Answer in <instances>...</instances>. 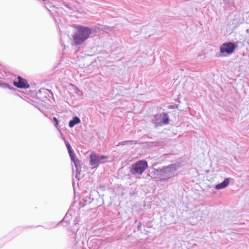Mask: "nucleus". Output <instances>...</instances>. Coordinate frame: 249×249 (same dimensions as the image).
<instances>
[{
  "mask_svg": "<svg viewBox=\"0 0 249 249\" xmlns=\"http://www.w3.org/2000/svg\"><path fill=\"white\" fill-rule=\"evenodd\" d=\"M64 141H65L66 146L68 149V150L69 151L70 150H71L72 148H71L69 142L66 140H65Z\"/></svg>",
  "mask_w": 249,
  "mask_h": 249,
  "instance_id": "obj_18",
  "label": "nucleus"
},
{
  "mask_svg": "<svg viewBox=\"0 0 249 249\" xmlns=\"http://www.w3.org/2000/svg\"><path fill=\"white\" fill-rule=\"evenodd\" d=\"M89 159L90 164L95 168L98 167L100 163H104L105 160L107 159V157L92 153L89 156Z\"/></svg>",
  "mask_w": 249,
  "mask_h": 249,
  "instance_id": "obj_4",
  "label": "nucleus"
},
{
  "mask_svg": "<svg viewBox=\"0 0 249 249\" xmlns=\"http://www.w3.org/2000/svg\"><path fill=\"white\" fill-rule=\"evenodd\" d=\"M137 219H135V221H134V223H136V222H137Z\"/></svg>",
  "mask_w": 249,
  "mask_h": 249,
  "instance_id": "obj_25",
  "label": "nucleus"
},
{
  "mask_svg": "<svg viewBox=\"0 0 249 249\" xmlns=\"http://www.w3.org/2000/svg\"><path fill=\"white\" fill-rule=\"evenodd\" d=\"M0 87L4 88H8L10 89V86L8 84L2 82L0 81Z\"/></svg>",
  "mask_w": 249,
  "mask_h": 249,
  "instance_id": "obj_17",
  "label": "nucleus"
},
{
  "mask_svg": "<svg viewBox=\"0 0 249 249\" xmlns=\"http://www.w3.org/2000/svg\"><path fill=\"white\" fill-rule=\"evenodd\" d=\"M71 160L74 164L76 171L75 177L76 178L78 175H80L81 172V167L80 165V161L76 157L74 158L73 160Z\"/></svg>",
  "mask_w": 249,
  "mask_h": 249,
  "instance_id": "obj_8",
  "label": "nucleus"
},
{
  "mask_svg": "<svg viewBox=\"0 0 249 249\" xmlns=\"http://www.w3.org/2000/svg\"><path fill=\"white\" fill-rule=\"evenodd\" d=\"M178 168V166L176 164H171L162 167L160 173V180H167L172 178Z\"/></svg>",
  "mask_w": 249,
  "mask_h": 249,
  "instance_id": "obj_2",
  "label": "nucleus"
},
{
  "mask_svg": "<svg viewBox=\"0 0 249 249\" xmlns=\"http://www.w3.org/2000/svg\"><path fill=\"white\" fill-rule=\"evenodd\" d=\"M230 180L229 178H226L224 180L220 183L215 185V188L217 190L223 189L229 184Z\"/></svg>",
  "mask_w": 249,
  "mask_h": 249,
  "instance_id": "obj_10",
  "label": "nucleus"
},
{
  "mask_svg": "<svg viewBox=\"0 0 249 249\" xmlns=\"http://www.w3.org/2000/svg\"><path fill=\"white\" fill-rule=\"evenodd\" d=\"M48 92H50L51 94H53L52 92L50 90L46 89H41L39 90L38 92V94H41L42 93H44L45 94H47Z\"/></svg>",
  "mask_w": 249,
  "mask_h": 249,
  "instance_id": "obj_15",
  "label": "nucleus"
},
{
  "mask_svg": "<svg viewBox=\"0 0 249 249\" xmlns=\"http://www.w3.org/2000/svg\"><path fill=\"white\" fill-rule=\"evenodd\" d=\"M221 4L223 5L225 11L232 10L234 7L233 0H224V2Z\"/></svg>",
  "mask_w": 249,
  "mask_h": 249,
  "instance_id": "obj_7",
  "label": "nucleus"
},
{
  "mask_svg": "<svg viewBox=\"0 0 249 249\" xmlns=\"http://www.w3.org/2000/svg\"><path fill=\"white\" fill-rule=\"evenodd\" d=\"M68 152H69V154L70 156L71 160H73L74 159V158H76V156H75L72 149L71 150H69Z\"/></svg>",
  "mask_w": 249,
  "mask_h": 249,
  "instance_id": "obj_16",
  "label": "nucleus"
},
{
  "mask_svg": "<svg viewBox=\"0 0 249 249\" xmlns=\"http://www.w3.org/2000/svg\"><path fill=\"white\" fill-rule=\"evenodd\" d=\"M18 81H14L13 84L16 87L19 89H27L30 87L27 81L21 76L18 77Z\"/></svg>",
  "mask_w": 249,
  "mask_h": 249,
  "instance_id": "obj_6",
  "label": "nucleus"
},
{
  "mask_svg": "<svg viewBox=\"0 0 249 249\" xmlns=\"http://www.w3.org/2000/svg\"><path fill=\"white\" fill-rule=\"evenodd\" d=\"M147 168V162L145 160H141L132 164L129 167V170L133 175H142Z\"/></svg>",
  "mask_w": 249,
  "mask_h": 249,
  "instance_id": "obj_3",
  "label": "nucleus"
},
{
  "mask_svg": "<svg viewBox=\"0 0 249 249\" xmlns=\"http://www.w3.org/2000/svg\"><path fill=\"white\" fill-rule=\"evenodd\" d=\"M162 114L155 115L154 118L152 120V123L156 126L162 125L161 124Z\"/></svg>",
  "mask_w": 249,
  "mask_h": 249,
  "instance_id": "obj_9",
  "label": "nucleus"
},
{
  "mask_svg": "<svg viewBox=\"0 0 249 249\" xmlns=\"http://www.w3.org/2000/svg\"><path fill=\"white\" fill-rule=\"evenodd\" d=\"M92 33V29L89 27L79 26L77 32L72 36L75 45L82 44L85 41Z\"/></svg>",
  "mask_w": 249,
  "mask_h": 249,
  "instance_id": "obj_1",
  "label": "nucleus"
},
{
  "mask_svg": "<svg viewBox=\"0 0 249 249\" xmlns=\"http://www.w3.org/2000/svg\"><path fill=\"white\" fill-rule=\"evenodd\" d=\"M150 143H151L153 145L155 146L160 145V144H159L160 142H150Z\"/></svg>",
  "mask_w": 249,
  "mask_h": 249,
  "instance_id": "obj_20",
  "label": "nucleus"
},
{
  "mask_svg": "<svg viewBox=\"0 0 249 249\" xmlns=\"http://www.w3.org/2000/svg\"><path fill=\"white\" fill-rule=\"evenodd\" d=\"M64 6L67 7V8H68L69 9L71 10H73L74 9L73 7H72L71 6H70L68 4H64Z\"/></svg>",
  "mask_w": 249,
  "mask_h": 249,
  "instance_id": "obj_21",
  "label": "nucleus"
},
{
  "mask_svg": "<svg viewBox=\"0 0 249 249\" xmlns=\"http://www.w3.org/2000/svg\"><path fill=\"white\" fill-rule=\"evenodd\" d=\"M246 32H247V33H249V29H247L246 30Z\"/></svg>",
  "mask_w": 249,
  "mask_h": 249,
  "instance_id": "obj_24",
  "label": "nucleus"
},
{
  "mask_svg": "<svg viewBox=\"0 0 249 249\" xmlns=\"http://www.w3.org/2000/svg\"><path fill=\"white\" fill-rule=\"evenodd\" d=\"M141 227H142V223L139 222V224H138V227H137L138 231H141Z\"/></svg>",
  "mask_w": 249,
  "mask_h": 249,
  "instance_id": "obj_22",
  "label": "nucleus"
},
{
  "mask_svg": "<svg viewBox=\"0 0 249 249\" xmlns=\"http://www.w3.org/2000/svg\"><path fill=\"white\" fill-rule=\"evenodd\" d=\"M200 212V210H198V211H196L195 212V213H197V212H198H198Z\"/></svg>",
  "mask_w": 249,
  "mask_h": 249,
  "instance_id": "obj_26",
  "label": "nucleus"
},
{
  "mask_svg": "<svg viewBox=\"0 0 249 249\" xmlns=\"http://www.w3.org/2000/svg\"><path fill=\"white\" fill-rule=\"evenodd\" d=\"M161 124H169V118L168 115L167 113L164 112L162 114V117H161Z\"/></svg>",
  "mask_w": 249,
  "mask_h": 249,
  "instance_id": "obj_12",
  "label": "nucleus"
},
{
  "mask_svg": "<svg viewBox=\"0 0 249 249\" xmlns=\"http://www.w3.org/2000/svg\"><path fill=\"white\" fill-rule=\"evenodd\" d=\"M235 48V45L232 42L225 43L220 46V52L221 53H226L228 54H231L234 52Z\"/></svg>",
  "mask_w": 249,
  "mask_h": 249,
  "instance_id": "obj_5",
  "label": "nucleus"
},
{
  "mask_svg": "<svg viewBox=\"0 0 249 249\" xmlns=\"http://www.w3.org/2000/svg\"><path fill=\"white\" fill-rule=\"evenodd\" d=\"M178 106V105H176V107L175 106H171L169 107V108H174L175 107L177 108Z\"/></svg>",
  "mask_w": 249,
  "mask_h": 249,
  "instance_id": "obj_23",
  "label": "nucleus"
},
{
  "mask_svg": "<svg viewBox=\"0 0 249 249\" xmlns=\"http://www.w3.org/2000/svg\"><path fill=\"white\" fill-rule=\"evenodd\" d=\"M137 143V141H132V140H130V141H123V142H119L117 144L116 146H119L120 145H126V144H131V145H133V144H136Z\"/></svg>",
  "mask_w": 249,
  "mask_h": 249,
  "instance_id": "obj_13",
  "label": "nucleus"
},
{
  "mask_svg": "<svg viewBox=\"0 0 249 249\" xmlns=\"http://www.w3.org/2000/svg\"><path fill=\"white\" fill-rule=\"evenodd\" d=\"M80 123V119L77 116L73 117L72 119L69 123V126L70 127L72 128L75 125L78 124Z\"/></svg>",
  "mask_w": 249,
  "mask_h": 249,
  "instance_id": "obj_11",
  "label": "nucleus"
},
{
  "mask_svg": "<svg viewBox=\"0 0 249 249\" xmlns=\"http://www.w3.org/2000/svg\"><path fill=\"white\" fill-rule=\"evenodd\" d=\"M160 169H154L153 171H152L151 174L153 175V178H159L160 180Z\"/></svg>",
  "mask_w": 249,
  "mask_h": 249,
  "instance_id": "obj_14",
  "label": "nucleus"
},
{
  "mask_svg": "<svg viewBox=\"0 0 249 249\" xmlns=\"http://www.w3.org/2000/svg\"><path fill=\"white\" fill-rule=\"evenodd\" d=\"M53 119V121L55 122V126H57L58 124V121L56 117H54Z\"/></svg>",
  "mask_w": 249,
  "mask_h": 249,
  "instance_id": "obj_19",
  "label": "nucleus"
}]
</instances>
